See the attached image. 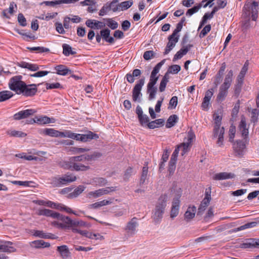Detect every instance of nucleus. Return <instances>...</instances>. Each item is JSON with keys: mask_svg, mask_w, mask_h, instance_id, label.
I'll use <instances>...</instances> for the list:
<instances>
[{"mask_svg": "<svg viewBox=\"0 0 259 259\" xmlns=\"http://www.w3.org/2000/svg\"><path fill=\"white\" fill-rule=\"evenodd\" d=\"M86 161L83 155L71 157L68 161H64L63 163L62 167L65 169L76 171H87L90 169L88 163L83 164Z\"/></svg>", "mask_w": 259, "mask_h": 259, "instance_id": "nucleus-1", "label": "nucleus"}, {"mask_svg": "<svg viewBox=\"0 0 259 259\" xmlns=\"http://www.w3.org/2000/svg\"><path fill=\"white\" fill-rule=\"evenodd\" d=\"M258 4L256 2H252L251 0H249L244 5L243 8V16L247 19L246 22L244 24V26L245 28L248 27V24L250 19L253 21H256L258 15Z\"/></svg>", "mask_w": 259, "mask_h": 259, "instance_id": "nucleus-2", "label": "nucleus"}, {"mask_svg": "<svg viewBox=\"0 0 259 259\" xmlns=\"http://www.w3.org/2000/svg\"><path fill=\"white\" fill-rule=\"evenodd\" d=\"M167 199V195L164 194L162 195L158 200L153 216L154 220L156 223H159L162 218Z\"/></svg>", "mask_w": 259, "mask_h": 259, "instance_id": "nucleus-3", "label": "nucleus"}, {"mask_svg": "<svg viewBox=\"0 0 259 259\" xmlns=\"http://www.w3.org/2000/svg\"><path fill=\"white\" fill-rule=\"evenodd\" d=\"M214 120L213 136L214 137H218L217 143L219 146H222L223 145L224 134L225 133L224 128L223 127H220L222 117L218 114H214Z\"/></svg>", "mask_w": 259, "mask_h": 259, "instance_id": "nucleus-4", "label": "nucleus"}, {"mask_svg": "<svg viewBox=\"0 0 259 259\" xmlns=\"http://www.w3.org/2000/svg\"><path fill=\"white\" fill-rule=\"evenodd\" d=\"M195 138V135L194 133L190 131L188 133L187 141L186 142L182 143L179 145L175 149L171 156L173 157H178V153L180 150H182L181 154L182 156L185 155L189 150V148Z\"/></svg>", "mask_w": 259, "mask_h": 259, "instance_id": "nucleus-5", "label": "nucleus"}, {"mask_svg": "<svg viewBox=\"0 0 259 259\" xmlns=\"http://www.w3.org/2000/svg\"><path fill=\"white\" fill-rule=\"evenodd\" d=\"M65 137L82 142H87L90 140L97 139L99 138V136L92 132H89L86 134H79L73 133L71 131H66L65 133Z\"/></svg>", "mask_w": 259, "mask_h": 259, "instance_id": "nucleus-6", "label": "nucleus"}, {"mask_svg": "<svg viewBox=\"0 0 259 259\" xmlns=\"http://www.w3.org/2000/svg\"><path fill=\"white\" fill-rule=\"evenodd\" d=\"M22 78L21 75L13 76L10 79L8 83L9 89L18 95H20V93L25 83L22 81Z\"/></svg>", "mask_w": 259, "mask_h": 259, "instance_id": "nucleus-7", "label": "nucleus"}, {"mask_svg": "<svg viewBox=\"0 0 259 259\" xmlns=\"http://www.w3.org/2000/svg\"><path fill=\"white\" fill-rule=\"evenodd\" d=\"M156 71V70H153L152 71L150 81L147 85V90L149 93V100H152L155 98L157 90V88L154 87L158 79V76H157L158 73Z\"/></svg>", "mask_w": 259, "mask_h": 259, "instance_id": "nucleus-8", "label": "nucleus"}, {"mask_svg": "<svg viewBox=\"0 0 259 259\" xmlns=\"http://www.w3.org/2000/svg\"><path fill=\"white\" fill-rule=\"evenodd\" d=\"M117 190V187H108L105 188H102L96 190L95 191L90 192L88 194V197L90 198H98L104 195H107L112 192H114Z\"/></svg>", "mask_w": 259, "mask_h": 259, "instance_id": "nucleus-9", "label": "nucleus"}, {"mask_svg": "<svg viewBox=\"0 0 259 259\" xmlns=\"http://www.w3.org/2000/svg\"><path fill=\"white\" fill-rule=\"evenodd\" d=\"M145 83V79L142 78L136 84L133 90V100L134 102H141L142 94L141 92L142 88Z\"/></svg>", "mask_w": 259, "mask_h": 259, "instance_id": "nucleus-10", "label": "nucleus"}, {"mask_svg": "<svg viewBox=\"0 0 259 259\" xmlns=\"http://www.w3.org/2000/svg\"><path fill=\"white\" fill-rule=\"evenodd\" d=\"M36 84H26V83L24 84L23 89L22 90L20 94L26 97H32L35 95L37 91V86L39 85Z\"/></svg>", "mask_w": 259, "mask_h": 259, "instance_id": "nucleus-11", "label": "nucleus"}, {"mask_svg": "<svg viewBox=\"0 0 259 259\" xmlns=\"http://www.w3.org/2000/svg\"><path fill=\"white\" fill-rule=\"evenodd\" d=\"M181 195L178 194L175 197L172 202V206L170 210V218L174 219L176 217L179 212Z\"/></svg>", "mask_w": 259, "mask_h": 259, "instance_id": "nucleus-12", "label": "nucleus"}, {"mask_svg": "<svg viewBox=\"0 0 259 259\" xmlns=\"http://www.w3.org/2000/svg\"><path fill=\"white\" fill-rule=\"evenodd\" d=\"M37 214L38 215L51 217L53 219H61V215L59 213L46 208L38 209L37 211Z\"/></svg>", "mask_w": 259, "mask_h": 259, "instance_id": "nucleus-13", "label": "nucleus"}, {"mask_svg": "<svg viewBox=\"0 0 259 259\" xmlns=\"http://www.w3.org/2000/svg\"><path fill=\"white\" fill-rule=\"evenodd\" d=\"M42 134L49 136L52 137H65V132H61L59 131L56 130L54 128H45L42 132Z\"/></svg>", "mask_w": 259, "mask_h": 259, "instance_id": "nucleus-14", "label": "nucleus"}, {"mask_svg": "<svg viewBox=\"0 0 259 259\" xmlns=\"http://www.w3.org/2000/svg\"><path fill=\"white\" fill-rule=\"evenodd\" d=\"M35 111L33 109H27L18 112L14 115L15 120H20L26 118L30 115H33Z\"/></svg>", "mask_w": 259, "mask_h": 259, "instance_id": "nucleus-15", "label": "nucleus"}, {"mask_svg": "<svg viewBox=\"0 0 259 259\" xmlns=\"http://www.w3.org/2000/svg\"><path fill=\"white\" fill-rule=\"evenodd\" d=\"M239 129L242 136L244 139H246L248 138V129L246 127V119L244 116H241V121L239 125Z\"/></svg>", "mask_w": 259, "mask_h": 259, "instance_id": "nucleus-16", "label": "nucleus"}, {"mask_svg": "<svg viewBox=\"0 0 259 259\" xmlns=\"http://www.w3.org/2000/svg\"><path fill=\"white\" fill-rule=\"evenodd\" d=\"M138 225L137 219L134 218L127 224L125 230L129 234L134 235L136 232V228Z\"/></svg>", "mask_w": 259, "mask_h": 259, "instance_id": "nucleus-17", "label": "nucleus"}, {"mask_svg": "<svg viewBox=\"0 0 259 259\" xmlns=\"http://www.w3.org/2000/svg\"><path fill=\"white\" fill-rule=\"evenodd\" d=\"M13 243L10 241L2 242L0 243V251L8 253L14 252L16 249L12 245Z\"/></svg>", "mask_w": 259, "mask_h": 259, "instance_id": "nucleus-18", "label": "nucleus"}, {"mask_svg": "<svg viewBox=\"0 0 259 259\" xmlns=\"http://www.w3.org/2000/svg\"><path fill=\"white\" fill-rule=\"evenodd\" d=\"M245 147V143L240 140L237 141L233 145V148L235 153L239 156L243 155Z\"/></svg>", "mask_w": 259, "mask_h": 259, "instance_id": "nucleus-19", "label": "nucleus"}, {"mask_svg": "<svg viewBox=\"0 0 259 259\" xmlns=\"http://www.w3.org/2000/svg\"><path fill=\"white\" fill-rule=\"evenodd\" d=\"M86 25L92 29H101L105 26V24L96 20L88 19L85 22Z\"/></svg>", "mask_w": 259, "mask_h": 259, "instance_id": "nucleus-20", "label": "nucleus"}, {"mask_svg": "<svg viewBox=\"0 0 259 259\" xmlns=\"http://www.w3.org/2000/svg\"><path fill=\"white\" fill-rule=\"evenodd\" d=\"M210 199V195L207 194L198 208L197 215H201L202 214L203 212L205 210L206 208L209 204Z\"/></svg>", "mask_w": 259, "mask_h": 259, "instance_id": "nucleus-21", "label": "nucleus"}, {"mask_svg": "<svg viewBox=\"0 0 259 259\" xmlns=\"http://www.w3.org/2000/svg\"><path fill=\"white\" fill-rule=\"evenodd\" d=\"M79 0H55L54 1H45L40 3V5L45 4L46 6L54 7L56 5L61 4H71L74 3Z\"/></svg>", "mask_w": 259, "mask_h": 259, "instance_id": "nucleus-22", "label": "nucleus"}, {"mask_svg": "<svg viewBox=\"0 0 259 259\" xmlns=\"http://www.w3.org/2000/svg\"><path fill=\"white\" fill-rule=\"evenodd\" d=\"M193 47L192 45H188L187 46L180 49L174 56L172 61H176L178 59H181L183 56L186 55L189 50Z\"/></svg>", "mask_w": 259, "mask_h": 259, "instance_id": "nucleus-23", "label": "nucleus"}, {"mask_svg": "<svg viewBox=\"0 0 259 259\" xmlns=\"http://www.w3.org/2000/svg\"><path fill=\"white\" fill-rule=\"evenodd\" d=\"M213 90L212 89H210L207 90L205 94L204 98H203V102L202 103V107L205 109L208 107V106L209 104V101L213 96Z\"/></svg>", "mask_w": 259, "mask_h": 259, "instance_id": "nucleus-24", "label": "nucleus"}, {"mask_svg": "<svg viewBox=\"0 0 259 259\" xmlns=\"http://www.w3.org/2000/svg\"><path fill=\"white\" fill-rule=\"evenodd\" d=\"M235 175L231 172H222L216 174L213 176V179L215 180H223L229 179H233Z\"/></svg>", "mask_w": 259, "mask_h": 259, "instance_id": "nucleus-25", "label": "nucleus"}, {"mask_svg": "<svg viewBox=\"0 0 259 259\" xmlns=\"http://www.w3.org/2000/svg\"><path fill=\"white\" fill-rule=\"evenodd\" d=\"M228 89L227 88L220 86L216 99L218 102H222L225 100L228 93Z\"/></svg>", "mask_w": 259, "mask_h": 259, "instance_id": "nucleus-26", "label": "nucleus"}, {"mask_svg": "<svg viewBox=\"0 0 259 259\" xmlns=\"http://www.w3.org/2000/svg\"><path fill=\"white\" fill-rule=\"evenodd\" d=\"M57 250L60 253L63 259L67 258L70 255V252L67 245H64L58 246Z\"/></svg>", "mask_w": 259, "mask_h": 259, "instance_id": "nucleus-27", "label": "nucleus"}, {"mask_svg": "<svg viewBox=\"0 0 259 259\" xmlns=\"http://www.w3.org/2000/svg\"><path fill=\"white\" fill-rule=\"evenodd\" d=\"M233 71L232 70H230L226 75L224 81L221 86L229 89L233 80Z\"/></svg>", "mask_w": 259, "mask_h": 259, "instance_id": "nucleus-28", "label": "nucleus"}, {"mask_svg": "<svg viewBox=\"0 0 259 259\" xmlns=\"http://www.w3.org/2000/svg\"><path fill=\"white\" fill-rule=\"evenodd\" d=\"M33 235L36 237H38L41 238L45 239H56L57 237L54 234L51 233H44L42 231L39 230H34Z\"/></svg>", "mask_w": 259, "mask_h": 259, "instance_id": "nucleus-29", "label": "nucleus"}, {"mask_svg": "<svg viewBox=\"0 0 259 259\" xmlns=\"http://www.w3.org/2000/svg\"><path fill=\"white\" fill-rule=\"evenodd\" d=\"M136 113L138 115L140 124L143 126H146V117L145 115H143V110L139 105H138L136 108Z\"/></svg>", "mask_w": 259, "mask_h": 259, "instance_id": "nucleus-30", "label": "nucleus"}, {"mask_svg": "<svg viewBox=\"0 0 259 259\" xmlns=\"http://www.w3.org/2000/svg\"><path fill=\"white\" fill-rule=\"evenodd\" d=\"M50 122V118L46 116L35 117L30 120V123H37L38 124H47Z\"/></svg>", "mask_w": 259, "mask_h": 259, "instance_id": "nucleus-31", "label": "nucleus"}, {"mask_svg": "<svg viewBox=\"0 0 259 259\" xmlns=\"http://www.w3.org/2000/svg\"><path fill=\"white\" fill-rule=\"evenodd\" d=\"M141 74V71L140 69H134L132 73H127L126 75V79L130 83H133L137 77L140 76Z\"/></svg>", "mask_w": 259, "mask_h": 259, "instance_id": "nucleus-32", "label": "nucleus"}, {"mask_svg": "<svg viewBox=\"0 0 259 259\" xmlns=\"http://www.w3.org/2000/svg\"><path fill=\"white\" fill-rule=\"evenodd\" d=\"M30 246L35 248L49 247L50 244L49 242H45L44 240H35L30 242Z\"/></svg>", "mask_w": 259, "mask_h": 259, "instance_id": "nucleus-33", "label": "nucleus"}, {"mask_svg": "<svg viewBox=\"0 0 259 259\" xmlns=\"http://www.w3.org/2000/svg\"><path fill=\"white\" fill-rule=\"evenodd\" d=\"M18 66L24 68H27L30 71H35L39 69V66L34 64H31L26 62H21L18 63Z\"/></svg>", "mask_w": 259, "mask_h": 259, "instance_id": "nucleus-34", "label": "nucleus"}, {"mask_svg": "<svg viewBox=\"0 0 259 259\" xmlns=\"http://www.w3.org/2000/svg\"><path fill=\"white\" fill-rule=\"evenodd\" d=\"M196 208L193 206L192 207H189L187 210L185 212L184 217L186 221L188 222L192 219L195 215Z\"/></svg>", "mask_w": 259, "mask_h": 259, "instance_id": "nucleus-35", "label": "nucleus"}, {"mask_svg": "<svg viewBox=\"0 0 259 259\" xmlns=\"http://www.w3.org/2000/svg\"><path fill=\"white\" fill-rule=\"evenodd\" d=\"M55 68L57 71V73L60 75L65 76L71 73V71L63 65H57Z\"/></svg>", "mask_w": 259, "mask_h": 259, "instance_id": "nucleus-36", "label": "nucleus"}, {"mask_svg": "<svg viewBox=\"0 0 259 259\" xmlns=\"http://www.w3.org/2000/svg\"><path fill=\"white\" fill-rule=\"evenodd\" d=\"M36 203L39 205H45L52 208H59V203H56L49 200H37Z\"/></svg>", "mask_w": 259, "mask_h": 259, "instance_id": "nucleus-37", "label": "nucleus"}, {"mask_svg": "<svg viewBox=\"0 0 259 259\" xmlns=\"http://www.w3.org/2000/svg\"><path fill=\"white\" fill-rule=\"evenodd\" d=\"M164 120L163 119H156L154 121H152L149 122L148 124H147V126L151 129H154L155 128H157L159 127H161L164 125Z\"/></svg>", "mask_w": 259, "mask_h": 259, "instance_id": "nucleus-38", "label": "nucleus"}, {"mask_svg": "<svg viewBox=\"0 0 259 259\" xmlns=\"http://www.w3.org/2000/svg\"><path fill=\"white\" fill-rule=\"evenodd\" d=\"M85 187L82 185L78 186L73 192L70 193L68 195V198H73L79 196L85 189Z\"/></svg>", "mask_w": 259, "mask_h": 259, "instance_id": "nucleus-39", "label": "nucleus"}, {"mask_svg": "<svg viewBox=\"0 0 259 259\" xmlns=\"http://www.w3.org/2000/svg\"><path fill=\"white\" fill-rule=\"evenodd\" d=\"M14 96L13 93L10 91H3L0 92V102H4Z\"/></svg>", "mask_w": 259, "mask_h": 259, "instance_id": "nucleus-40", "label": "nucleus"}, {"mask_svg": "<svg viewBox=\"0 0 259 259\" xmlns=\"http://www.w3.org/2000/svg\"><path fill=\"white\" fill-rule=\"evenodd\" d=\"M178 121V117L177 115L174 114L170 115L168 118L166 124V127L170 128L174 126Z\"/></svg>", "mask_w": 259, "mask_h": 259, "instance_id": "nucleus-41", "label": "nucleus"}, {"mask_svg": "<svg viewBox=\"0 0 259 259\" xmlns=\"http://www.w3.org/2000/svg\"><path fill=\"white\" fill-rule=\"evenodd\" d=\"M62 47L63 53L66 56H69L70 55H75L76 54V52L73 51L71 46L68 44H63Z\"/></svg>", "mask_w": 259, "mask_h": 259, "instance_id": "nucleus-42", "label": "nucleus"}, {"mask_svg": "<svg viewBox=\"0 0 259 259\" xmlns=\"http://www.w3.org/2000/svg\"><path fill=\"white\" fill-rule=\"evenodd\" d=\"M113 199H110L109 200H103L101 201L95 202L91 205V206L93 208H98L100 207L103 206L105 205H109L112 203Z\"/></svg>", "mask_w": 259, "mask_h": 259, "instance_id": "nucleus-43", "label": "nucleus"}, {"mask_svg": "<svg viewBox=\"0 0 259 259\" xmlns=\"http://www.w3.org/2000/svg\"><path fill=\"white\" fill-rule=\"evenodd\" d=\"M86 161L96 160L100 158L102 154L98 152H95L92 154L83 155Z\"/></svg>", "mask_w": 259, "mask_h": 259, "instance_id": "nucleus-44", "label": "nucleus"}, {"mask_svg": "<svg viewBox=\"0 0 259 259\" xmlns=\"http://www.w3.org/2000/svg\"><path fill=\"white\" fill-rule=\"evenodd\" d=\"M225 69L226 65L225 64V63H223L215 76L214 82L216 84V85H218L219 83H220V81L222 79V76L224 73V72L225 70Z\"/></svg>", "mask_w": 259, "mask_h": 259, "instance_id": "nucleus-45", "label": "nucleus"}, {"mask_svg": "<svg viewBox=\"0 0 259 259\" xmlns=\"http://www.w3.org/2000/svg\"><path fill=\"white\" fill-rule=\"evenodd\" d=\"M7 133L8 135L12 137L23 138L26 136V134L25 133L16 130H9Z\"/></svg>", "mask_w": 259, "mask_h": 259, "instance_id": "nucleus-46", "label": "nucleus"}, {"mask_svg": "<svg viewBox=\"0 0 259 259\" xmlns=\"http://www.w3.org/2000/svg\"><path fill=\"white\" fill-rule=\"evenodd\" d=\"M103 20L106 22V25L110 27L111 29L114 30L116 29L118 26V24L117 22L113 20L112 18H106L103 19Z\"/></svg>", "mask_w": 259, "mask_h": 259, "instance_id": "nucleus-47", "label": "nucleus"}, {"mask_svg": "<svg viewBox=\"0 0 259 259\" xmlns=\"http://www.w3.org/2000/svg\"><path fill=\"white\" fill-rule=\"evenodd\" d=\"M118 2L119 0H113L110 3H108L110 10L112 11L113 12L120 11L119 4H118Z\"/></svg>", "mask_w": 259, "mask_h": 259, "instance_id": "nucleus-48", "label": "nucleus"}, {"mask_svg": "<svg viewBox=\"0 0 259 259\" xmlns=\"http://www.w3.org/2000/svg\"><path fill=\"white\" fill-rule=\"evenodd\" d=\"M133 4V0L125 1L119 3L120 11H124L130 8Z\"/></svg>", "mask_w": 259, "mask_h": 259, "instance_id": "nucleus-49", "label": "nucleus"}, {"mask_svg": "<svg viewBox=\"0 0 259 259\" xmlns=\"http://www.w3.org/2000/svg\"><path fill=\"white\" fill-rule=\"evenodd\" d=\"M93 183H94L96 186L102 187L107 184V181L103 178H96L93 179Z\"/></svg>", "mask_w": 259, "mask_h": 259, "instance_id": "nucleus-50", "label": "nucleus"}, {"mask_svg": "<svg viewBox=\"0 0 259 259\" xmlns=\"http://www.w3.org/2000/svg\"><path fill=\"white\" fill-rule=\"evenodd\" d=\"M259 115V110L257 109H253L251 111V116L250 121L254 124L256 123L258 120Z\"/></svg>", "mask_w": 259, "mask_h": 259, "instance_id": "nucleus-51", "label": "nucleus"}, {"mask_svg": "<svg viewBox=\"0 0 259 259\" xmlns=\"http://www.w3.org/2000/svg\"><path fill=\"white\" fill-rule=\"evenodd\" d=\"M72 232L74 233H77L80 234L81 235L86 237L90 239L91 232H89L85 230H81L77 229L76 228H73L72 229Z\"/></svg>", "mask_w": 259, "mask_h": 259, "instance_id": "nucleus-52", "label": "nucleus"}, {"mask_svg": "<svg viewBox=\"0 0 259 259\" xmlns=\"http://www.w3.org/2000/svg\"><path fill=\"white\" fill-rule=\"evenodd\" d=\"M257 223L256 222H250L248 223H246L244 225L241 226L237 228L236 229V231H239L243 230H244L245 229L250 228H253L256 226Z\"/></svg>", "mask_w": 259, "mask_h": 259, "instance_id": "nucleus-53", "label": "nucleus"}, {"mask_svg": "<svg viewBox=\"0 0 259 259\" xmlns=\"http://www.w3.org/2000/svg\"><path fill=\"white\" fill-rule=\"evenodd\" d=\"M110 10L108 3H107L102 7L100 12L99 13V15L100 16H103L106 15Z\"/></svg>", "mask_w": 259, "mask_h": 259, "instance_id": "nucleus-54", "label": "nucleus"}, {"mask_svg": "<svg viewBox=\"0 0 259 259\" xmlns=\"http://www.w3.org/2000/svg\"><path fill=\"white\" fill-rule=\"evenodd\" d=\"M168 43L173 46L175 47L176 44L178 42L179 39V35H174L171 34L168 37Z\"/></svg>", "mask_w": 259, "mask_h": 259, "instance_id": "nucleus-55", "label": "nucleus"}, {"mask_svg": "<svg viewBox=\"0 0 259 259\" xmlns=\"http://www.w3.org/2000/svg\"><path fill=\"white\" fill-rule=\"evenodd\" d=\"M27 49L31 51H38L39 53L50 52L49 49L43 47H28Z\"/></svg>", "mask_w": 259, "mask_h": 259, "instance_id": "nucleus-56", "label": "nucleus"}, {"mask_svg": "<svg viewBox=\"0 0 259 259\" xmlns=\"http://www.w3.org/2000/svg\"><path fill=\"white\" fill-rule=\"evenodd\" d=\"M168 81V78L166 75H164L160 83L159 88L160 92H162L165 90L166 84Z\"/></svg>", "mask_w": 259, "mask_h": 259, "instance_id": "nucleus-57", "label": "nucleus"}, {"mask_svg": "<svg viewBox=\"0 0 259 259\" xmlns=\"http://www.w3.org/2000/svg\"><path fill=\"white\" fill-rule=\"evenodd\" d=\"M11 183L14 185H19L23 187H29L30 184L33 183L31 181H12Z\"/></svg>", "mask_w": 259, "mask_h": 259, "instance_id": "nucleus-58", "label": "nucleus"}, {"mask_svg": "<svg viewBox=\"0 0 259 259\" xmlns=\"http://www.w3.org/2000/svg\"><path fill=\"white\" fill-rule=\"evenodd\" d=\"M201 5L199 4L198 6H194L192 8L189 9L186 12V15L189 16L192 15L193 14L199 11V10L201 8Z\"/></svg>", "mask_w": 259, "mask_h": 259, "instance_id": "nucleus-59", "label": "nucleus"}, {"mask_svg": "<svg viewBox=\"0 0 259 259\" xmlns=\"http://www.w3.org/2000/svg\"><path fill=\"white\" fill-rule=\"evenodd\" d=\"M178 104V97H172L169 101L168 108L175 109Z\"/></svg>", "mask_w": 259, "mask_h": 259, "instance_id": "nucleus-60", "label": "nucleus"}, {"mask_svg": "<svg viewBox=\"0 0 259 259\" xmlns=\"http://www.w3.org/2000/svg\"><path fill=\"white\" fill-rule=\"evenodd\" d=\"M211 29V26L210 25H206L203 29L201 30L199 34V37L200 38H202L204 37L206 34L209 32L210 31Z\"/></svg>", "mask_w": 259, "mask_h": 259, "instance_id": "nucleus-61", "label": "nucleus"}, {"mask_svg": "<svg viewBox=\"0 0 259 259\" xmlns=\"http://www.w3.org/2000/svg\"><path fill=\"white\" fill-rule=\"evenodd\" d=\"M243 83V82H242L236 80V83L235 85L234 88V92L236 95H239V94H240Z\"/></svg>", "mask_w": 259, "mask_h": 259, "instance_id": "nucleus-62", "label": "nucleus"}, {"mask_svg": "<svg viewBox=\"0 0 259 259\" xmlns=\"http://www.w3.org/2000/svg\"><path fill=\"white\" fill-rule=\"evenodd\" d=\"M181 66L178 65H173L169 67L168 70L170 73L177 74L181 70Z\"/></svg>", "mask_w": 259, "mask_h": 259, "instance_id": "nucleus-63", "label": "nucleus"}, {"mask_svg": "<svg viewBox=\"0 0 259 259\" xmlns=\"http://www.w3.org/2000/svg\"><path fill=\"white\" fill-rule=\"evenodd\" d=\"M18 21L22 26H25L27 25L26 19L22 13L18 14Z\"/></svg>", "mask_w": 259, "mask_h": 259, "instance_id": "nucleus-64", "label": "nucleus"}]
</instances>
